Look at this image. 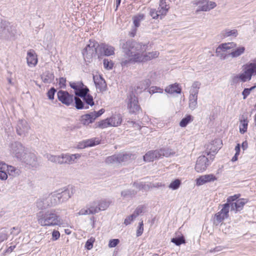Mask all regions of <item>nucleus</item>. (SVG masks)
<instances>
[{"label":"nucleus","mask_w":256,"mask_h":256,"mask_svg":"<svg viewBox=\"0 0 256 256\" xmlns=\"http://www.w3.org/2000/svg\"><path fill=\"white\" fill-rule=\"evenodd\" d=\"M120 44L124 56L120 59L122 68L128 67L132 64L143 63L158 58V51L146 52L147 44L137 42L132 40L121 41Z\"/></svg>","instance_id":"f257e3e1"},{"label":"nucleus","mask_w":256,"mask_h":256,"mask_svg":"<svg viewBox=\"0 0 256 256\" xmlns=\"http://www.w3.org/2000/svg\"><path fill=\"white\" fill-rule=\"evenodd\" d=\"M72 194L68 189H66L60 192L52 193L46 198L38 200L36 202V206L38 209L42 210L67 201L71 197Z\"/></svg>","instance_id":"f03ea898"},{"label":"nucleus","mask_w":256,"mask_h":256,"mask_svg":"<svg viewBox=\"0 0 256 256\" xmlns=\"http://www.w3.org/2000/svg\"><path fill=\"white\" fill-rule=\"evenodd\" d=\"M36 217L38 224L42 226H60L62 224L60 216L54 209L40 211L36 214Z\"/></svg>","instance_id":"7ed1b4c3"},{"label":"nucleus","mask_w":256,"mask_h":256,"mask_svg":"<svg viewBox=\"0 0 256 256\" xmlns=\"http://www.w3.org/2000/svg\"><path fill=\"white\" fill-rule=\"evenodd\" d=\"M70 86L74 90L76 96L82 98L83 101L86 102V106H92L94 105L93 97L88 94L90 92L88 88L84 86L82 81L70 82Z\"/></svg>","instance_id":"20e7f679"},{"label":"nucleus","mask_w":256,"mask_h":256,"mask_svg":"<svg viewBox=\"0 0 256 256\" xmlns=\"http://www.w3.org/2000/svg\"><path fill=\"white\" fill-rule=\"evenodd\" d=\"M18 35L16 25L0 18V40H15Z\"/></svg>","instance_id":"39448f33"},{"label":"nucleus","mask_w":256,"mask_h":256,"mask_svg":"<svg viewBox=\"0 0 256 256\" xmlns=\"http://www.w3.org/2000/svg\"><path fill=\"white\" fill-rule=\"evenodd\" d=\"M89 44H87L82 51V54L84 61L90 63L94 56H95L97 53V48L99 46L98 42L94 40H90Z\"/></svg>","instance_id":"423d86ee"},{"label":"nucleus","mask_w":256,"mask_h":256,"mask_svg":"<svg viewBox=\"0 0 256 256\" xmlns=\"http://www.w3.org/2000/svg\"><path fill=\"white\" fill-rule=\"evenodd\" d=\"M127 108L130 114H136L141 110L137 96L132 92L129 93L126 100Z\"/></svg>","instance_id":"0eeeda50"},{"label":"nucleus","mask_w":256,"mask_h":256,"mask_svg":"<svg viewBox=\"0 0 256 256\" xmlns=\"http://www.w3.org/2000/svg\"><path fill=\"white\" fill-rule=\"evenodd\" d=\"M192 4L194 6H198V8L196 10V13L201 11H210L216 6L215 2L210 1V0H195L192 2Z\"/></svg>","instance_id":"6e6552de"},{"label":"nucleus","mask_w":256,"mask_h":256,"mask_svg":"<svg viewBox=\"0 0 256 256\" xmlns=\"http://www.w3.org/2000/svg\"><path fill=\"white\" fill-rule=\"evenodd\" d=\"M131 158V155L129 154H114L108 156L105 160V162L107 164H120L124 162H127Z\"/></svg>","instance_id":"1a4fd4ad"},{"label":"nucleus","mask_w":256,"mask_h":256,"mask_svg":"<svg viewBox=\"0 0 256 256\" xmlns=\"http://www.w3.org/2000/svg\"><path fill=\"white\" fill-rule=\"evenodd\" d=\"M244 76L246 81H250L252 76H256V60L253 62H249L242 66Z\"/></svg>","instance_id":"9d476101"},{"label":"nucleus","mask_w":256,"mask_h":256,"mask_svg":"<svg viewBox=\"0 0 256 256\" xmlns=\"http://www.w3.org/2000/svg\"><path fill=\"white\" fill-rule=\"evenodd\" d=\"M18 159L26 164L31 166L32 168H36L38 166L36 154L33 152H29L27 150H26L22 154V156Z\"/></svg>","instance_id":"9b49d317"},{"label":"nucleus","mask_w":256,"mask_h":256,"mask_svg":"<svg viewBox=\"0 0 256 256\" xmlns=\"http://www.w3.org/2000/svg\"><path fill=\"white\" fill-rule=\"evenodd\" d=\"M30 128L27 121L24 119L19 120L16 126V134L22 136H26Z\"/></svg>","instance_id":"f8f14e48"},{"label":"nucleus","mask_w":256,"mask_h":256,"mask_svg":"<svg viewBox=\"0 0 256 256\" xmlns=\"http://www.w3.org/2000/svg\"><path fill=\"white\" fill-rule=\"evenodd\" d=\"M57 96L58 100L67 106H69L73 103L74 96L67 91L60 90L58 92Z\"/></svg>","instance_id":"ddd939ff"},{"label":"nucleus","mask_w":256,"mask_h":256,"mask_svg":"<svg viewBox=\"0 0 256 256\" xmlns=\"http://www.w3.org/2000/svg\"><path fill=\"white\" fill-rule=\"evenodd\" d=\"M210 164L208 158L205 156H200L196 162L195 170L198 172H202L206 170Z\"/></svg>","instance_id":"4468645a"},{"label":"nucleus","mask_w":256,"mask_h":256,"mask_svg":"<svg viewBox=\"0 0 256 256\" xmlns=\"http://www.w3.org/2000/svg\"><path fill=\"white\" fill-rule=\"evenodd\" d=\"M10 148L11 152L18 158H20L26 151L22 144L19 142H12Z\"/></svg>","instance_id":"2eb2a0df"},{"label":"nucleus","mask_w":256,"mask_h":256,"mask_svg":"<svg viewBox=\"0 0 256 256\" xmlns=\"http://www.w3.org/2000/svg\"><path fill=\"white\" fill-rule=\"evenodd\" d=\"M216 180L217 178L213 174H205L200 176L196 179V184L198 186H200L207 182H214Z\"/></svg>","instance_id":"dca6fc26"},{"label":"nucleus","mask_w":256,"mask_h":256,"mask_svg":"<svg viewBox=\"0 0 256 256\" xmlns=\"http://www.w3.org/2000/svg\"><path fill=\"white\" fill-rule=\"evenodd\" d=\"M94 80L96 86L100 92H105L107 89V85L105 80L100 76H94Z\"/></svg>","instance_id":"f3484780"},{"label":"nucleus","mask_w":256,"mask_h":256,"mask_svg":"<svg viewBox=\"0 0 256 256\" xmlns=\"http://www.w3.org/2000/svg\"><path fill=\"white\" fill-rule=\"evenodd\" d=\"M81 155L79 154H62V164H72L75 162L76 160L80 158Z\"/></svg>","instance_id":"a211bd4d"},{"label":"nucleus","mask_w":256,"mask_h":256,"mask_svg":"<svg viewBox=\"0 0 256 256\" xmlns=\"http://www.w3.org/2000/svg\"><path fill=\"white\" fill-rule=\"evenodd\" d=\"M248 202V199L240 198L230 204V210L234 211L236 212L242 210L244 206Z\"/></svg>","instance_id":"6ab92c4d"},{"label":"nucleus","mask_w":256,"mask_h":256,"mask_svg":"<svg viewBox=\"0 0 256 256\" xmlns=\"http://www.w3.org/2000/svg\"><path fill=\"white\" fill-rule=\"evenodd\" d=\"M26 61L28 65L30 67H34L37 64V55L34 50H30L28 52Z\"/></svg>","instance_id":"aec40b11"},{"label":"nucleus","mask_w":256,"mask_h":256,"mask_svg":"<svg viewBox=\"0 0 256 256\" xmlns=\"http://www.w3.org/2000/svg\"><path fill=\"white\" fill-rule=\"evenodd\" d=\"M216 142H215L216 143ZM218 148L216 147L214 144V142H212V143L210 144L207 145L206 149L204 152V155L210 156V159L212 160L214 158V155L217 152Z\"/></svg>","instance_id":"412c9836"},{"label":"nucleus","mask_w":256,"mask_h":256,"mask_svg":"<svg viewBox=\"0 0 256 256\" xmlns=\"http://www.w3.org/2000/svg\"><path fill=\"white\" fill-rule=\"evenodd\" d=\"M95 118L91 112L89 114L82 115L80 116V121L82 124L84 126H88L90 124L94 122L95 120Z\"/></svg>","instance_id":"4be33fe9"},{"label":"nucleus","mask_w":256,"mask_h":256,"mask_svg":"<svg viewBox=\"0 0 256 256\" xmlns=\"http://www.w3.org/2000/svg\"><path fill=\"white\" fill-rule=\"evenodd\" d=\"M40 77L42 81L45 84H50L52 82L54 78V74L48 70L44 72L41 74Z\"/></svg>","instance_id":"5701e85b"},{"label":"nucleus","mask_w":256,"mask_h":256,"mask_svg":"<svg viewBox=\"0 0 256 256\" xmlns=\"http://www.w3.org/2000/svg\"><path fill=\"white\" fill-rule=\"evenodd\" d=\"M143 158L145 162H152L154 159L160 158L158 150L148 152L144 156Z\"/></svg>","instance_id":"b1692460"},{"label":"nucleus","mask_w":256,"mask_h":256,"mask_svg":"<svg viewBox=\"0 0 256 256\" xmlns=\"http://www.w3.org/2000/svg\"><path fill=\"white\" fill-rule=\"evenodd\" d=\"M165 92L170 94H180L182 92V88L179 86V84L178 83L170 84L164 90Z\"/></svg>","instance_id":"393cba45"},{"label":"nucleus","mask_w":256,"mask_h":256,"mask_svg":"<svg viewBox=\"0 0 256 256\" xmlns=\"http://www.w3.org/2000/svg\"><path fill=\"white\" fill-rule=\"evenodd\" d=\"M236 47V44L234 42L224 43L219 45L216 48V52H220V50L224 52L228 50L233 49Z\"/></svg>","instance_id":"a878e982"},{"label":"nucleus","mask_w":256,"mask_h":256,"mask_svg":"<svg viewBox=\"0 0 256 256\" xmlns=\"http://www.w3.org/2000/svg\"><path fill=\"white\" fill-rule=\"evenodd\" d=\"M201 86V83L198 81H195L192 84L190 90V96H198L199 90Z\"/></svg>","instance_id":"bb28decb"},{"label":"nucleus","mask_w":256,"mask_h":256,"mask_svg":"<svg viewBox=\"0 0 256 256\" xmlns=\"http://www.w3.org/2000/svg\"><path fill=\"white\" fill-rule=\"evenodd\" d=\"M100 46L104 51L105 56H110L114 54L115 49L112 46L104 44H102Z\"/></svg>","instance_id":"cd10ccee"},{"label":"nucleus","mask_w":256,"mask_h":256,"mask_svg":"<svg viewBox=\"0 0 256 256\" xmlns=\"http://www.w3.org/2000/svg\"><path fill=\"white\" fill-rule=\"evenodd\" d=\"M108 122H110V126H117L121 124L122 118L120 114H116L108 118Z\"/></svg>","instance_id":"c85d7f7f"},{"label":"nucleus","mask_w":256,"mask_h":256,"mask_svg":"<svg viewBox=\"0 0 256 256\" xmlns=\"http://www.w3.org/2000/svg\"><path fill=\"white\" fill-rule=\"evenodd\" d=\"M245 50L246 48L243 46L236 47L235 49L233 48L232 52L229 54V55L232 58H238L244 54Z\"/></svg>","instance_id":"c756f323"},{"label":"nucleus","mask_w":256,"mask_h":256,"mask_svg":"<svg viewBox=\"0 0 256 256\" xmlns=\"http://www.w3.org/2000/svg\"><path fill=\"white\" fill-rule=\"evenodd\" d=\"M158 152L159 158L162 156L168 157L170 156H174L175 154V152H174L172 149L168 148H163L160 150H158Z\"/></svg>","instance_id":"7c9ffc66"},{"label":"nucleus","mask_w":256,"mask_h":256,"mask_svg":"<svg viewBox=\"0 0 256 256\" xmlns=\"http://www.w3.org/2000/svg\"><path fill=\"white\" fill-rule=\"evenodd\" d=\"M198 96H188V107L193 110L198 106Z\"/></svg>","instance_id":"2f4dec72"},{"label":"nucleus","mask_w":256,"mask_h":256,"mask_svg":"<svg viewBox=\"0 0 256 256\" xmlns=\"http://www.w3.org/2000/svg\"><path fill=\"white\" fill-rule=\"evenodd\" d=\"M6 170L8 172V174L13 177L19 176L20 173V171L19 169H18L12 166L8 165Z\"/></svg>","instance_id":"473e14b6"},{"label":"nucleus","mask_w":256,"mask_h":256,"mask_svg":"<svg viewBox=\"0 0 256 256\" xmlns=\"http://www.w3.org/2000/svg\"><path fill=\"white\" fill-rule=\"evenodd\" d=\"M145 15L143 14H138L132 18L134 24L136 28L140 26V22L144 19Z\"/></svg>","instance_id":"72a5a7b5"},{"label":"nucleus","mask_w":256,"mask_h":256,"mask_svg":"<svg viewBox=\"0 0 256 256\" xmlns=\"http://www.w3.org/2000/svg\"><path fill=\"white\" fill-rule=\"evenodd\" d=\"M74 100L75 101V107L78 110H82L83 108L88 109V106H85L83 101L78 97H74Z\"/></svg>","instance_id":"f704fd0d"},{"label":"nucleus","mask_w":256,"mask_h":256,"mask_svg":"<svg viewBox=\"0 0 256 256\" xmlns=\"http://www.w3.org/2000/svg\"><path fill=\"white\" fill-rule=\"evenodd\" d=\"M46 158L49 161L52 162L62 164V154L60 156H54L48 154L46 155Z\"/></svg>","instance_id":"c9c22d12"},{"label":"nucleus","mask_w":256,"mask_h":256,"mask_svg":"<svg viewBox=\"0 0 256 256\" xmlns=\"http://www.w3.org/2000/svg\"><path fill=\"white\" fill-rule=\"evenodd\" d=\"M98 205V212L100 210H106L110 206V202L106 200H100L96 201Z\"/></svg>","instance_id":"e433bc0d"},{"label":"nucleus","mask_w":256,"mask_h":256,"mask_svg":"<svg viewBox=\"0 0 256 256\" xmlns=\"http://www.w3.org/2000/svg\"><path fill=\"white\" fill-rule=\"evenodd\" d=\"M133 186L136 188L138 190H144L148 191L150 190L149 184H146L145 182H134L132 184Z\"/></svg>","instance_id":"4c0bfd02"},{"label":"nucleus","mask_w":256,"mask_h":256,"mask_svg":"<svg viewBox=\"0 0 256 256\" xmlns=\"http://www.w3.org/2000/svg\"><path fill=\"white\" fill-rule=\"evenodd\" d=\"M88 212L91 214H94L98 212V205L96 201H94L91 203L89 206H87Z\"/></svg>","instance_id":"58836bf2"},{"label":"nucleus","mask_w":256,"mask_h":256,"mask_svg":"<svg viewBox=\"0 0 256 256\" xmlns=\"http://www.w3.org/2000/svg\"><path fill=\"white\" fill-rule=\"evenodd\" d=\"M88 212L91 214H94L98 212V205L96 201H94L91 203L89 206H87Z\"/></svg>","instance_id":"ea45409f"},{"label":"nucleus","mask_w":256,"mask_h":256,"mask_svg":"<svg viewBox=\"0 0 256 256\" xmlns=\"http://www.w3.org/2000/svg\"><path fill=\"white\" fill-rule=\"evenodd\" d=\"M222 34L224 37H228L231 36L236 37L238 34V32L237 30L236 29L232 30L226 29L222 31Z\"/></svg>","instance_id":"a19ab883"},{"label":"nucleus","mask_w":256,"mask_h":256,"mask_svg":"<svg viewBox=\"0 0 256 256\" xmlns=\"http://www.w3.org/2000/svg\"><path fill=\"white\" fill-rule=\"evenodd\" d=\"M84 146L86 148L88 146H93L100 144L99 140L97 138H93L84 140Z\"/></svg>","instance_id":"79ce46f5"},{"label":"nucleus","mask_w":256,"mask_h":256,"mask_svg":"<svg viewBox=\"0 0 256 256\" xmlns=\"http://www.w3.org/2000/svg\"><path fill=\"white\" fill-rule=\"evenodd\" d=\"M242 76H244L242 73H241L239 74H236L232 77V84H234L238 82L240 80L243 82H247L246 78H243Z\"/></svg>","instance_id":"37998d69"},{"label":"nucleus","mask_w":256,"mask_h":256,"mask_svg":"<svg viewBox=\"0 0 256 256\" xmlns=\"http://www.w3.org/2000/svg\"><path fill=\"white\" fill-rule=\"evenodd\" d=\"M230 208V203L226 202V203L223 204V207L220 212L224 216L228 218V217Z\"/></svg>","instance_id":"c03bdc74"},{"label":"nucleus","mask_w":256,"mask_h":256,"mask_svg":"<svg viewBox=\"0 0 256 256\" xmlns=\"http://www.w3.org/2000/svg\"><path fill=\"white\" fill-rule=\"evenodd\" d=\"M96 127L100 128H104L110 126V122H108V118L102 120L96 123Z\"/></svg>","instance_id":"a18cd8bd"},{"label":"nucleus","mask_w":256,"mask_h":256,"mask_svg":"<svg viewBox=\"0 0 256 256\" xmlns=\"http://www.w3.org/2000/svg\"><path fill=\"white\" fill-rule=\"evenodd\" d=\"M192 120V116L190 115H188L186 117L183 118L180 122V126L181 127H185Z\"/></svg>","instance_id":"49530a36"},{"label":"nucleus","mask_w":256,"mask_h":256,"mask_svg":"<svg viewBox=\"0 0 256 256\" xmlns=\"http://www.w3.org/2000/svg\"><path fill=\"white\" fill-rule=\"evenodd\" d=\"M181 182L178 179H176L174 180L171 182L168 188L173 190H176L178 189L180 185Z\"/></svg>","instance_id":"de8ad7c7"},{"label":"nucleus","mask_w":256,"mask_h":256,"mask_svg":"<svg viewBox=\"0 0 256 256\" xmlns=\"http://www.w3.org/2000/svg\"><path fill=\"white\" fill-rule=\"evenodd\" d=\"M240 122L242 124V126H240V132L241 134H244L247 130L248 122L247 120H242Z\"/></svg>","instance_id":"09e8293b"},{"label":"nucleus","mask_w":256,"mask_h":256,"mask_svg":"<svg viewBox=\"0 0 256 256\" xmlns=\"http://www.w3.org/2000/svg\"><path fill=\"white\" fill-rule=\"evenodd\" d=\"M171 242L176 246H180L182 244L185 243V239L184 237L182 236L178 238H172Z\"/></svg>","instance_id":"8fccbe9b"},{"label":"nucleus","mask_w":256,"mask_h":256,"mask_svg":"<svg viewBox=\"0 0 256 256\" xmlns=\"http://www.w3.org/2000/svg\"><path fill=\"white\" fill-rule=\"evenodd\" d=\"M168 8H164L162 7H158V14L160 19L162 18V17L166 16L168 12Z\"/></svg>","instance_id":"3c124183"},{"label":"nucleus","mask_w":256,"mask_h":256,"mask_svg":"<svg viewBox=\"0 0 256 256\" xmlns=\"http://www.w3.org/2000/svg\"><path fill=\"white\" fill-rule=\"evenodd\" d=\"M144 208V206H139L135 210L132 214L134 215V216L136 218L140 214H142L143 212Z\"/></svg>","instance_id":"603ef678"},{"label":"nucleus","mask_w":256,"mask_h":256,"mask_svg":"<svg viewBox=\"0 0 256 256\" xmlns=\"http://www.w3.org/2000/svg\"><path fill=\"white\" fill-rule=\"evenodd\" d=\"M144 232V224L143 221H142L139 222L138 226V228L137 230H136V236L138 237L140 236Z\"/></svg>","instance_id":"864d4df0"},{"label":"nucleus","mask_w":256,"mask_h":256,"mask_svg":"<svg viewBox=\"0 0 256 256\" xmlns=\"http://www.w3.org/2000/svg\"><path fill=\"white\" fill-rule=\"evenodd\" d=\"M94 242V238H90L88 239L86 243L85 248L88 250H91L92 248Z\"/></svg>","instance_id":"5fc2aeb1"},{"label":"nucleus","mask_w":256,"mask_h":256,"mask_svg":"<svg viewBox=\"0 0 256 256\" xmlns=\"http://www.w3.org/2000/svg\"><path fill=\"white\" fill-rule=\"evenodd\" d=\"M149 14L153 19H158L160 18L158 14V12H157V10L155 8H150Z\"/></svg>","instance_id":"6e6d98bb"},{"label":"nucleus","mask_w":256,"mask_h":256,"mask_svg":"<svg viewBox=\"0 0 256 256\" xmlns=\"http://www.w3.org/2000/svg\"><path fill=\"white\" fill-rule=\"evenodd\" d=\"M240 196V194H234V196H230L228 198L226 202L230 203V204H231L232 202H234L238 200Z\"/></svg>","instance_id":"4d7b16f0"},{"label":"nucleus","mask_w":256,"mask_h":256,"mask_svg":"<svg viewBox=\"0 0 256 256\" xmlns=\"http://www.w3.org/2000/svg\"><path fill=\"white\" fill-rule=\"evenodd\" d=\"M150 94H154V93H162L163 89L161 88L160 87L157 86H152L150 88Z\"/></svg>","instance_id":"13d9d810"},{"label":"nucleus","mask_w":256,"mask_h":256,"mask_svg":"<svg viewBox=\"0 0 256 256\" xmlns=\"http://www.w3.org/2000/svg\"><path fill=\"white\" fill-rule=\"evenodd\" d=\"M104 68L108 70H111L113 67V63L112 62L105 58L104 60Z\"/></svg>","instance_id":"bf43d9fd"},{"label":"nucleus","mask_w":256,"mask_h":256,"mask_svg":"<svg viewBox=\"0 0 256 256\" xmlns=\"http://www.w3.org/2000/svg\"><path fill=\"white\" fill-rule=\"evenodd\" d=\"M56 90L54 88H52L47 92V96L50 100L54 99V96L56 92Z\"/></svg>","instance_id":"052dcab7"},{"label":"nucleus","mask_w":256,"mask_h":256,"mask_svg":"<svg viewBox=\"0 0 256 256\" xmlns=\"http://www.w3.org/2000/svg\"><path fill=\"white\" fill-rule=\"evenodd\" d=\"M136 194V192L134 190H126L122 191L121 192V195L122 196L125 197L128 196H131L132 194L135 195Z\"/></svg>","instance_id":"680f3d73"},{"label":"nucleus","mask_w":256,"mask_h":256,"mask_svg":"<svg viewBox=\"0 0 256 256\" xmlns=\"http://www.w3.org/2000/svg\"><path fill=\"white\" fill-rule=\"evenodd\" d=\"M136 218L132 214L126 217L124 221V224L126 226L130 224Z\"/></svg>","instance_id":"e2e57ef3"},{"label":"nucleus","mask_w":256,"mask_h":256,"mask_svg":"<svg viewBox=\"0 0 256 256\" xmlns=\"http://www.w3.org/2000/svg\"><path fill=\"white\" fill-rule=\"evenodd\" d=\"M120 242L118 239H112L109 241L108 246L110 248H114Z\"/></svg>","instance_id":"0e129e2a"},{"label":"nucleus","mask_w":256,"mask_h":256,"mask_svg":"<svg viewBox=\"0 0 256 256\" xmlns=\"http://www.w3.org/2000/svg\"><path fill=\"white\" fill-rule=\"evenodd\" d=\"M215 218L218 222H220L224 218H226L222 214H221L220 212H218L215 214Z\"/></svg>","instance_id":"69168bd1"},{"label":"nucleus","mask_w":256,"mask_h":256,"mask_svg":"<svg viewBox=\"0 0 256 256\" xmlns=\"http://www.w3.org/2000/svg\"><path fill=\"white\" fill-rule=\"evenodd\" d=\"M223 52H222V50H220L219 53L218 52H216V56H219L221 60H224L228 58V57L229 56H230V55H229V54H224Z\"/></svg>","instance_id":"338daca9"},{"label":"nucleus","mask_w":256,"mask_h":256,"mask_svg":"<svg viewBox=\"0 0 256 256\" xmlns=\"http://www.w3.org/2000/svg\"><path fill=\"white\" fill-rule=\"evenodd\" d=\"M60 237V233L58 231L54 230L52 232V240H56Z\"/></svg>","instance_id":"774afa93"}]
</instances>
